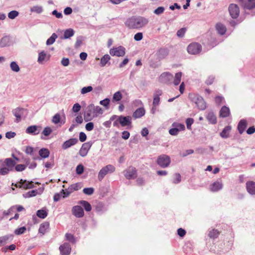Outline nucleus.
Here are the masks:
<instances>
[{
  "instance_id": "72a5a7b5",
  "label": "nucleus",
  "mask_w": 255,
  "mask_h": 255,
  "mask_svg": "<svg viewBox=\"0 0 255 255\" xmlns=\"http://www.w3.org/2000/svg\"><path fill=\"white\" fill-rule=\"evenodd\" d=\"M78 204L82 206L87 212H90L92 210V206L91 204L87 201L80 200L78 202Z\"/></svg>"
},
{
  "instance_id": "e433bc0d",
  "label": "nucleus",
  "mask_w": 255,
  "mask_h": 255,
  "mask_svg": "<svg viewBox=\"0 0 255 255\" xmlns=\"http://www.w3.org/2000/svg\"><path fill=\"white\" fill-rule=\"evenodd\" d=\"M50 152L47 148H42L39 151V155L41 158H46L49 156Z\"/></svg>"
},
{
  "instance_id": "7ed1b4c3",
  "label": "nucleus",
  "mask_w": 255,
  "mask_h": 255,
  "mask_svg": "<svg viewBox=\"0 0 255 255\" xmlns=\"http://www.w3.org/2000/svg\"><path fill=\"white\" fill-rule=\"evenodd\" d=\"M189 98L192 102L196 104L199 110H204L206 109V103L201 96L195 94H190Z\"/></svg>"
},
{
  "instance_id": "412c9836",
  "label": "nucleus",
  "mask_w": 255,
  "mask_h": 255,
  "mask_svg": "<svg viewBox=\"0 0 255 255\" xmlns=\"http://www.w3.org/2000/svg\"><path fill=\"white\" fill-rule=\"evenodd\" d=\"M241 5L246 9H252L255 7V0H238Z\"/></svg>"
},
{
  "instance_id": "4d7b16f0",
  "label": "nucleus",
  "mask_w": 255,
  "mask_h": 255,
  "mask_svg": "<svg viewBox=\"0 0 255 255\" xmlns=\"http://www.w3.org/2000/svg\"><path fill=\"white\" fill-rule=\"evenodd\" d=\"M164 10L165 8L163 6H159L153 11V13L156 15H159L163 13Z\"/></svg>"
},
{
  "instance_id": "4be33fe9",
  "label": "nucleus",
  "mask_w": 255,
  "mask_h": 255,
  "mask_svg": "<svg viewBox=\"0 0 255 255\" xmlns=\"http://www.w3.org/2000/svg\"><path fill=\"white\" fill-rule=\"evenodd\" d=\"M40 128L41 127L36 125L30 126L26 129L25 132L26 133L35 135L39 133Z\"/></svg>"
},
{
  "instance_id": "f704fd0d",
  "label": "nucleus",
  "mask_w": 255,
  "mask_h": 255,
  "mask_svg": "<svg viewBox=\"0 0 255 255\" xmlns=\"http://www.w3.org/2000/svg\"><path fill=\"white\" fill-rule=\"evenodd\" d=\"M74 30L72 28L66 29L64 32L62 39H68L74 35Z\"/></svg>"
},
{
  "instance_id": "6e6552de",
  "label": "nucleus",
  "mask_w": 255,
  "mask_h": 255,
  "mask_svg": "<svg viewBox=\"0 0 255 255\" xmlns=\"http://www.w3.org/2000/svg\"><path fill=\"white\" fill-rule=\"evenodd\" d=\"M187 50L190 54L196 55L201 51L202 46L198 43L193 42L187 46Z\"/></svg>"
},
{
  "instance_id": "a878e982",
  "label": "nucleus",
  "mask_w": 255,
  "mask_h": 255,
  "mask_svg": "<svg viewBox=\"0 0 255 255\" xmlns=\"http://www.w3.org/2000/svg\"><path fill=\"white\" fill-rule=\"evenodd\" d=\"M145 111L144 108H139L137 109L132 114V117L135 119L141 118L145 115Z\"/></svg>"
},
{
  "instance_id": "052dcab7",
  "label": "nucleus",
  "mask_w": 255,
  "mask_h": 255,
  "mask_svg": "<svg viewBox=\"0 0 255 255\" xmlns=\"http://www.w3.org/2000/svg\"><path fill=\"white\" fill-rule=\"evenodd\" d=\"M10 171H11L6 167H3L0 169V175H5L7 174Z\"/></svg>"
},
{
  "instance_id": "a211bd4d",
  "label": "nucleus",
  "mask_w": 255,
  "mask_h": 255,
  "mask_svg": "<svg viewBox=\"0 0 255 255\" xmlns=\"http://www.w3.org/2000/svg\"><path fill=\"white\" fill-rule=\"evenodd\" d=\"M229 11L230 15L233 18L238 17L240 13L239 8L237 4H231L229 7Z\"/></svg>"
},
{
  "instance_id": "aec40b11",
  "label": "nucleus",
  "mask_w": 255,
  "mask_h": 255,
  "mask_svg": "<svg viewBox=\"0 0 255 255\" xmlns=\"http://www.w3.org/2000/svg\"><path fill=\"white\" fill-rule=\"evenodd\" d=\"M92 145V143L91 142H87L83 143L79 150V154L80 156L82 157L86 156L87 155Z\"/></svg>"
},
{
  "instance_id": "49530a36",
  "label": "nucleus",
  "mask_w": 255,
  "mask_h": 255,
  "mask_svg": "<svg viewBox=\"0 0 255 255\" xmlns=\"http://www.w3.org/2000/svg\"><path fill=\"white\" fill-rule=\"evenodd\" d=\"M72 190L73 189H71L70 187L65 190L62 189L61 191V194L62 195L63 198H65L68 197L71 193L73 192Z\"/></svg>"
},
{
  "instance_id": "338daca9",
  "label": "nucleus",
  "mask_w": 255,
  "mask_h": 255,
  "mask_svg": "<svg viewBox=\"0 0 255 255\" xmlns=\"http://www.w3.org/2000/svg\"><path fill=\"white\" fill-rule=\"evenodd\" d=\"M181 181V175L179 173H175L173 182L175 184H178Z\"/></svg>"
},
{
  "instance_id": "f03ea898",
  "label": "nucleus",
  "mask_w": 255,
  "mask_h": 255,
  "mask_svg": "<svg viewBox=\"0 0 255 255\" xmlns=\"http://www.w3.org/2000/svg\"><path fill=\"white\" fill-rule=\"evenodd\" d=\"M111 120H115L113 123V126L117 128H119L120 126L123 127H127V129H130L132 128V118L129 116L114 115L112 116Z\"/></svg>"
},
{
  "instance_id": "39448f33",
  "label": "nucleus",
  "mask_w": 255,
  "mask_h": 255,
  "mask_svg": "<svg viewBox=\"0 0 255 255\" xmlns=\"http://www.w3.org/2000/svg\"><path fill=\"white\" fill-rule=\"evenodd\" d=\"M83 115L84 120L86 122L90 121L96 118L94 110V104H92L88 105L86 108Z\"/></svg>"
},
{
  "instance_id": "680f3d73",
  "label": "nucleus",
  "mask_w": 255,
  "mask_h": 255,
  "mask_svg": "<svg viewBox=\"0 0 255 255\" xmlns=\"http://www.w3.org/2000/svg\"><path fill=\"white\" fill-rule=\"evenodd\" d=\"M84 166L80 164L77 165L76 167V171L77 174L81 175L84 172Z\"/></svg>"
},
{
  "instance_id": "7c9ffc66",
  "label": "nucleus",
  "mask_w": 255,
  "mask_h": 255,
  "mask_svg": "<svg viewBox=\"0 0 255 255\" xmlns=\"http://www.w3.org/2000/svg\"><path fill=\"white\" fill-rule=\"evenodd\" d=\"M12 235H6L0 237V246L12 241L13 239Z\"/></svg>"
},
{
  "instance_id": "dca6fc26",
  "label": "nucleus",
  "mask_w": 255,
  "mask_h": 255,
  "mask_svg": "<svg viewBox=\"0 0 255 255\" xmlns=\"http://www.w3.org/2000/svg\"><path fill=\"white\" fill-rule=\"evenodd\" d=\"M13 44V41L11 37L9 35L3 36L0 39V47L3 48L8 47Z\"/></svg>"
},
{
  "instance_id": "bb28decb",
  "label": "nucleus",
  "mask_w": 255,
  "mask_h": 255,
  "mask_svg": "<svg viewBox=\"0 0 255 255\" xmlns=\"http://www.w3.org/2000/svg\"><path fill=\"white\" fill-rule=\"evenodd\" d=\"M107 209L102 202H98L95 206L96 212L99 214H102L107 211Z\"/></svg>"
},
{
  "instance_id": "cd10ccee",
  "label": "nucleus",
  "mask_w": 255,
  "mask_h": 255,
  "mask_svg": "<svg viewBox=\"0 0 255 255\" xmlns=\"http://www.w3.org/2000/svg\"><path fill=\"white\" fill-rule=\"evenodd\" d=\"M246 188L248 192L252 195H255V182L248 181L246 183Z\"/></svg>"
},
{
  "instance_id": "20e7f679",
  "label": "nucleus",
  "mask_w": 255,
  "mask_h": 255,
  "mask_svg": "<svg viewBox=\"0 0 255 255\" xmlns=\"http://www.w3.org/2000/svg\"><path fill=\"white\" fill-rule=\"evenodd\" d=\"M115 167L112 164H108L104 166L98 173V180L100 181H102L107 174L113 173L115 172Z\"/></svg>"
},
{
  "instance_id": "c85d7f7f",
  "label": "nucleus",
  "mask_w": 255,
  "mask_h": 255,
  "mask_svg": "<svg viewBox=\"0 0 255 255\" xmlns=\"http://www.w3.org/2000/svg\"><path fill=\"white\" fill-rule=\"evenodd\" d=\"M111 60V57L109 54L104 55L100 60V66L102 67H105L107 64L110 65L111 63L110 60Z\"/></svg>"
},
{
  "instance_id": "4468645a",
  "label": "nucleus",
  "mask_w": 255,
  "mask_h": 255,
  "mask_svg": "<svg viewBox=\"0 0 255 255\" xmlns=\"http://www.w3.org/2000/svg\"><path fill=\"white\" fill-rule=\"evenodd\" d=\"M59 250L61 255H70L72 249L70 243L65 242L60 246Z\"/></svg>"
},
{
  "instance_id": "ea45409f",
  "label": "nucleus",
  "mask_w": 255,
  "mask_h": 255,
  "mask_svg": "<svg viewBox=\"0 0 255 255\" xmlns=\"http://www.w3.org/2000/svg\"><path fill=\"white\" fill-rule=\"evenodd\" d=\"M65 239L69 242V243H71L72 244H74L76 242V240L75 237L73 235L70 233H66L65 235Z\"/></svg>"
},
{
  "instance_id": "9d476101",
  "label": "nucleus",
  "mask_w": 255,
  "mask_h": 255,
  "mask_svg": "<svg viewBox=\"0 0 255 255\" xmlns=\"http://www.w3.org/2000/svg\"><path fill=\"white\" fill-rule=\"evenodd\" d=\"M17 188H23L25 189H31L34 187V183L32 181H28L26 180L21 179L18 183L15 184L12 183Z\"/></svg>"
},
{
  "instance_id": "603ef678",
  "label": "nucleus",
  "mask_w": 255,
  "mask_h": 255,
  "mask_svg": "<svg viewBox=\"0 0 255 255\" xmlns=\"http://www.w3.org/2000/svg\"><path fill=\"white\" fill-rule=\"evenodd\" d=\"M187 28L186 27L181 28L177 31L176 35L178 37L182 38L184 37Z\"/></svg>"
},
{
  "instance_id": "393cba45",
  "label": "nucleus",
  "mask_w": 255,
  "mask_h": 255,
  "mask_svg": "<svg viewBox=\"0 0 255 255\" xmlns=\"http://www.w3.org/2000/svg\"><path fill=\"white\" fill-rule=\"evenodd\" d=\"M4 164L11 171H13L14 169V167L16 164L15 161L11 158H7L5 159L4 161Z\"/></svg>"
},
{
  "instance_id": "2f4dec72",
  "label": "nucleus",
  "mask_w": 255,
  "mask_h": 255,
  "mask_svg": "<svg viewBox=\"0 0 255 255\" xmlns=\"http://www.w3.org/2000/svg\"><path fill=\"white\" fill-rule=\"evenodd\" d=\"M50 57V55H47L44 51H42L38 54L37 62L39 63H42L45 58H47V59H49Z\"/></svg>"
},
{
  "instance_id": "69168bd1",
  "label": "nucleus",
  "mask_w": 255,
  "mask_h": 255,
  "mask_svg": "<svg viewBox=\"0 0 255 255\" xmlns=\"http://www.w3.org/2000/svg\"><path fill=\"white\" fill-rule=\"evenodd\" d=\"M110 101L109 99L106 98L103 100H101L100 102V104L105 107H108L110 104Z\"/></svg>"
},
{
  "instance_id": "a18cd8bd",
  "label": "nucleus",
  "mask_w": 255,
  "mask_h": 255,
  "mask_svg": "<svg viewBox=\"0 0 255 255\" xmlns=\"http://www.w3.org/2000/svg\"><path fill=\"white\" fill-rule=\"evenodd\" d=\"M219 234V232L217 230L212 229L209 231L208 236L210 238L215 239L218 237Z\"/></svg>"
},
{
  "instance_id": "a19ab883",
  "label": "nucleus",
  "mask_w": 255,
  "mask_h": 255,
  "mask_svg": "<svg viewBox=\"0 0 255 255\" xmlns=\"http://www.w3.org/2000/svg\"><path fill=\"white\" fill-rule=\"evenodd\" d=\"M182 75V73L181 72H178L175 74L173 80V84L174 85L177 86L180 84Z\"/></svg>"
},
{
  "instance_id": "f8f14e48",
  "label": "nucleus",
  "mask_w": 255,
  "mask_h": 255,
  "mask_svg": "<svg viewBox=\"0 0 255 255\" xmlns=\"http://www.w3.org/2000/svg\"><path fill=\"white\" fill-rule=\"evenodd\" d=\"M157 163L158 165L162 168H165L169 165L170 158L169 156L163 154L158 156Z\"/></svg>"
},
{
  "instance_id": "2eb2a0df",
  "label": "nucleus",
  "mask_w": 255,
  "mask_h": 255,
  "mask_svg": "<svg viewBox=\"0 0 255 255\" xmlns=\"http://www.w3.org/2000/svg\"><path fill=\"white\" fill-rule=\"evenodd\" d=\"M124 175L128 179H134L137 176V171L135 168L130 166L125 171Z\"/></svg>"
},
{
  "instance_id": "5fc2aeb1",
  "label": "nucleus",
  "mask_w": 255,
  "mask_h": 255,
  "mask_svg": "<svg viewBox=\"0 0 255 255\" xmlns=\"http://www.w3.org/2000/svg\"><path fill=\"white\" fill-rule=\"evenodd\" d=\"M26 227H22L15 230L14 233L16 235H20L23 234L26 231Z\"/></svg>"
},
{
  "instance_id": "c756f323",
  "label": "nucleus",
  "mask_w": 255,
  "mask_h": 255,
  "mask_svg": "<svg viewBox=\"0 0 255 255\" xmlns=\"http://www.w3.org/2000/svg\"><path fill=\"white\" fill-rule=\"evenodd\" d=\"M247 126V122L246 120H241L238 125V130L240 134H242Z\"/></svg>"
},
{
  "instance_id": "423d86ee",
  "label": "nucleus",
  "mask_w": 255,
  "mask_h": 255,
  "mask_svg": "<svg viewBox=\"0 0 255 255\" xmlns=\"http://www.w3.org/2000/svg\"><path fill=\"white\" fill-rule=\"evenodd\" d=\"M171 126L172 128L169 130V133L171 135H177L180 131L184 130L185 129L183 124L177 122L172 123Z\"/></svg>"
},
{
  "instance_id": "e2e57ef3",
  "label": "nucleus",
  "mask_w": 255,
  "mask_h": 255,
  "mask_svg": "<svg viewBox=\"0 0 255 255\" xmlns=\"http://www.w3.org/2000/svg\"><path fill=\"white\" fill-rule=\"evenodd\" d=\"M194 123V120L192 118H187L186 120V124L187 126V128L188 129H191V125Z\"/></svg>"
},
{
  "instance_id": "13d9d810",
  "label": "nucleus",
  "mask_w": 255,
  "mask_h": 255,
  "mask_svg": "<svg viewBox=\"0 0 255 255\" xmlns=\"http://www.w3.org/2000/svg\"><path fill=\"white\" fill-rule=\"evenodd\" d=\"M93 90V87L91 86H89L87 87H84L82 88L81 90V93L82 94H85L89 92H91Z\"/></svg>"
},
{
  "instance_id": "ddd939ff",
  "label": "nucleus",
  "mask_w": 255,
  "mask_h": 255,
  "mask_svg": "<svg viewBox=\"0 0 255 255\" xmlns=\"http://www.w3.org/2000/svg\"><path fill=\"white\" fill-rule=\"evenodd\" d=\"M169 50L167 48L162 47L159 48L156 52L155 56L158 60L165 58L169 54Z\"/></svg>"
},
{
  "instance_id": "09e8293b",
  "label": "nucleus",
  "mask_w": 255,
  "mask_h": 255,
  "mask_svg": "<svg viewBox=\"0 0 255 255\" xmlns=\"http://www.w3.org/2000/svg\"><path fill=\"white\" fill-rule=\"evenodd\" d=\"M94 110L95 112V117H98L100 115H102L104 111L99 106H95L94 105Z\"/></svg>"
},
{
  "instance_id": "f3484780",
  "label": "nucleus",
  "mask_w": 255,
  "mask_h": 255,
  "mask_svg": "<svg viewBox=\"0 0 255 255\" xmlns=\"http://www.w3.org/2000/svg\"><path fill=\"white\" fill-rule=\"evenodd\" d=\"M223 183L221 179L217 180L209 186V190L212 192H218L222 189Z\"/></svg>"
},
{
  "instance_id": "3c124183",
  "label": "nucleus",
  "mask_w": 255,
  "mask_h": 255,
  "mask_svg": "<svg viewBox=\"0 0 255 255\" xmlns=\"http://www.w3.org/2000/svg\"><path fill=\"white\" fill-rule=\"evenodd\" d=\"M216 29L219 34L221 35H223V24L221 22L217 23L216 25Z\"/></svg>"
},
{
  "instance_id": "1a4fd4ad",
  "label": "nucleus",
  "mask_w": 255,
  "mask_h": 255,
  "mask_svg": "<svg viewBox=\"0 0 255 255\" xmlns=\"http://www.w3.org/2000/svg\"><path fill=\"white\" fill-rule=\"evenodd\" d=\"M109 53L112 56L123 57L126 54V48L123 46L114 47L110 49Z\"/></svg>"
},
{
  "instance_id": "4c0bfd02",
  "label": "nucleus",
  "mask_w": 255,
  "mask_h": 255,
  "mask_svg": "<svg viewBox=\"0 0 255 255\" xmlns=\"http://www.w3.org/2000/svg\"><path fill=\"white\" fill-rule=\"evenodd\" d=\"M123 98V95L122 92L120 91L116 92L113 96L112 101L113 102H119Z\"/></svg>"
},
{
  "instance_id": "0e129e2a",
  "label": "nucleus",
  "mask_w": 255,
  "mask_h": 255,
  "mask_svg": "<svg viewBox=\"0 0 255 255\" xmlns=\"http://www.w3.org/2000/svg\"><path fill=\"white\" fill-rule=\"evenodd\" d=\"M81 108V105L79 103H76L73 106L72 111L74 113H78L80 111Z\"/></svg>"
},
{
  "instance_id": "de8ad7c7",
  "label": "nucleus",
  "mask_w": 255,
  "mask_h": 255,
  "mask_svg": "<svg viewBox=\"0 0 255 255\" xmlns=\"http://www.w3.org/2000/svg\"><path fill=\"white\" fill-rule=\"evenodd\" d=\"M10 67L11 70L15 72H18L20 70V68L18 65L15 61H12L10 63Z\"/></svg>"
},
{
  "instance_id": "8fccbe9b",
  "label": "nucleus",
  "mask_w": 255,
  "mask_h": 255,
  "mask_svg": "<svg viewBox=\"0 0 255 255\" xmlns=\"http://www.w3.org/2000/svg\"><path fill=\"white\" fill-rule=\"evenodd\" d=\"M19 15L18 11L16 10H12L8 13L7 16L9 19H13Z\"/></svg>"
},
{
  "instance_id": "58836bf2",
  "label": "nucleus",
  "mask_w": 255,
  "mask_h": 255,
  "mask_svg": "<svg viewBox=\"0 0 255 255\" xmlns=\"http://www.w3.org/2000/svg\"><path fill=\"white\" fill-rule=\"evenodd\" d=\"M38 194L37 190H32L23 194V197L25 198L32 197Z\"/></svg>"
},
{
  "instance_id": "c03bdc74",
  "label": "nucleus",
  "mask_w": 255,
  "mask_h": 255,
  "mask_svg": "<svg viewBox=\"0 0 255 255\" xmlns=\"http://www.w3.org/2000/svg\"><path fill=\"white\" fill-rule=\"evenodd\" d=\"M58 37L57 35L55 33H53L51 36L47 40L46 44L47 45L53 44L55 41L56 39Z\"/></svg>"
},
{
  "instance_id": "473e14b6",
  "label": "nucleus",
  "mask_w": 255,
  "mask_h": 255,
  "mask_svg": "<svg viewBox=\"0 0 255 255\" xmlns=\"http://www.w3.org/2000/svg\"><path fill=\"white\" fill-rule=\"evenodd\" d=\"M49 223L47 222H45L40 224L39 228V233L44 235L49 229Z\"/></svg>"
},
{
  "instance_id": "864d4df0",
  "label": "nucleus",
  "mask_w": 255,
  "mask_h": 255,
  "mask_svg": "<svg viewBox=\"0 0 255 255\" xmlns=\"http://www.w3.org/2000/svg\"><path fill=\"white\" fill-rule=\"evenodd\" d=\"M83 193L87 195H91L94 193V189L93 187L85 188L83 190Z\"/></svg>"
},
{
  "instance_id": "774afa93",
  "label": "nucleus",
  "mask_w": 255,
  "mask_h": 255,
  "mask_svg": "<svg viewBox=\"0 0 255 255\" xmlns=\"http://www.w3.org/2000/svg\"><path fill=\"white\" fill-rule=\"evenodd\" d=\"M215 79L214 76L211 75L209 76L205 81V83L208 85H210L213 84Z\"/></svg>"
},
{
  "instance_id": "c9c22d12",
  "label": "nucleus",
  "mask_w": 255,
  "mask_h": 255,
  "mask_svg": "<svg viewBox=\"0 0 255 255\" xmlns=\"http://www.w3.org/2000/svg\"><path fill=\"white\" fill-rule=\"evenodd\" d=\"M206 118L210 123L212 124H215L216 123V117L213 112H209L206 116Z\"/></svg>"
},
{
  "instance_id": "b1692460",
  "label": "nucleus",
  "mask_w": 255,
  "mask_h": 255,
  "mask_svg": "<svg viewBox=\"0 0 255 255\" xmlns=\"http://www.w3.org/2000/svg\"><path fill=\"white\" fill-rule=\"evenodd\" d=\"M78 140L76 138H70L65 142L62 145V149L65 150L67 149L72 146L76 144L78 142Z\"/></svg>"
},
{
  "instance_id": "5701e85b",
  "label": "nucleus",
  "mask_w": 255,
  "mask_h": 255,
  "mask_svg": "<svg viewBox=\"0 0 255 255\" xmlns=\"http://www.w3.org/2000/svg\"><path fill=\"white\" fill-rule=\"evenodd\" d=\"M162 91L161 90H156L153 94V99L152 105L154 107L158 106L160 104V96L162 95Z\"/></svg>"
},
{
  "instance_id": "0eeeda50",
  "label": "nucleus",
  "mask_w": 255,
  "mask_h": 255,
  "mask_svg": "<svg viewBox=\"0 0 255 255\" xmlns=\"http://www.w3.org/2000/svg\"><path fill=\"white\" fill-rule=\"evenodd\" d=\"M12 113L16 117L15 121L16 123H19L21 120V118L27 114L26 109L20 107L12 110Z\"/></svg>"
},
{
  "instance_id": "37998d69",
  "label": "nucleus",
  "mask_w": 255,
  "mask_h": 255,
  "mask_svg": "<svg viewBox=\"0 0 255 255\" xmlns=\"http://www.w3.org/2000/svg\"><path fill=\"white\" fill-rule=\"evenodd\" d=\"M48 215L47 212L45 209H42L41 210H39L36 212V215L41 219L45 218Z\"/></svg>"
},
{
  "instance_id": "f257e3e1",
  "label": "nucleus",
  "mask_w": 255,
  "mask_h": 255,
  "mask_svg": "<svg viewBox=\"0 0 255 255\" xmlns=\"http://www.w3.org/2000/svg\"><path fill=\"white\" fill-rule=\"evenodd\" d=\"M148 22V19L144 16L133 15L126 19L125 25L129 29H139L145 26Z\"/></svg>"
},
{
  "instance_id": "bf43d9fd",
  "label": "nucleus",
  "mask_w": 255,
  "mask_h": 255,
  "mask_svg": "<svg viewBox=\"0 0 255 255\" xmlns=\"http://www.w3.org/2000/svg\"><path fill=\"white\" fill-rule=\"evenodd\" d=\"M61 117L59 114L57 113L55 114L52 118V122L55 124H57L60 122Z\"/></svg>"
},
{
  "instance_id": "6e6d98bb",
  "label": "nucleus",
  "mask_w": 255,
  "mask_h": 255,
  "mask_svg": "<svg viewBox=\"0 0 255 255\" xmlns=\"http://www.w3.org/2000/svg\"><path fill=\"white\" fill-rule=\"evenodd\" d=\"M52 130L51 128L49 127H45L42 132V134L47 136H49L52 132Z\"/></svg>"
},
{
  "instance_id": "79ce46f5",
  "label": "nucleus",
  "mask_w": 255,
  "mask_h": 255,
  "mask_svg": "<svg viewBox=\"0 0 255 255\" xmlns=\"http://www.w3.org/2000/svg\"><path fill=\"white\" fill-rule=\"evenodd\" d=\"M43 11V7L40 5H34L30 8V11L40 14Z\"/></svg>"
},
{
  "instance_id": "6ab92c4d",
  "label": "nucleus",
  "mask_w": 255,
  "mask_h": 255,
  "mask_svg": "<svg viewBox=\"0 0 255 255\" xmlns=\"http://www.w3.org/2000/svg\"><path fill=\"white\" fill-rule=\"evenodd\" d=\"M72 212L74 216L77 218H82L84 216V212L81 206L76 205L72 207Z\"/></svg>"
},
{
  "instance_id": "9b49d317",
  "label": "nucleus",
  "mask_w": 255,
  "mask_h": 255,
  "mask_svg": "<svg viewBox=\"0 0 255 255\" xmlns=\"http://www.w3.org/2000/svg\"><path fill=\"white\" fill-rule=\"evenodd\" d=\"M173 79V75L169 72H163L159 77L158 81L161 83L170 84Z\"/></svg>"
}]
</instances>
